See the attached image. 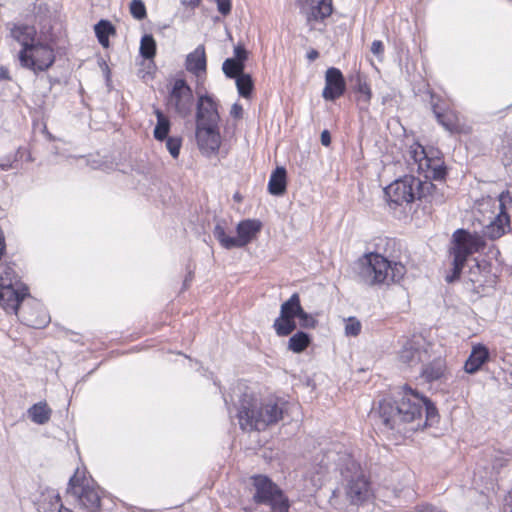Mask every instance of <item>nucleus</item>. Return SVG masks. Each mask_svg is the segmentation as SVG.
<instances>
[{
	"label": "nucleus",
	"instance_id": "72a5a7b5",
	"mask_svg": "<svg viewBox=\"0 0 512 512\" xmlns=\"http://www.w3.org/2000/svg\"><path fill=\"white\" fill-rule=\"evenodd\" d=\"M140 55L146 60H152L156 55V42L151 34H145L140 42Z\"/></svg>",
	"mask_w": 512,
	"mask_h": 512
},
{
	"label": "nucleus",
	"instance_id": "7c9ffc66",
	"mask_svg": "<svg viewBox=\"0 0 512 512\" xmlns=\"http://www.w3.org/2000/svg\"><path fill=\"white\" fill-rule=\"evenodd\" d=\"M96 37L103 47H108L109 36L115 34V27L108 20H100L94 26Z\"/></svg>",
	"mask_w": 512,
	"mask_h": 512
},
{
	"label": "nucleus",
	"instance_id": "6e6552de",
	"mask_svg": "<svg viewBox=\"0 0 512 512\" xmlns=\"http://www.w3.org/2000/svg\"><path fill=\"white\" fill-rule=\"evenodd\" d=\"M485 246L486 242L481 235L465 229H458L453 233L451 254L466 262L470 255L483 250Z\"/></svg>",
	"mask_w": 512,
	"mask_h": 512
},
{
	"label": "nucleus",
	"instance_id": "4c0bfd02",
	"mask_svg": "<svg viewBox=\"0 0 512 512\" xmlns=\"http://www.w3.org/2000/svg\"><path fill=\"white\" fill-rule=\"evenodd\" d=\"M130 13L136 20H143L147 16L146 7L142 0H132Z\"/></svg>",
	"mask_w": 512,
	"mask_h": 512
},
{
	"label": "nucleus",
	"instance_id": "cd10ccee",
	"mask_svg": "<svg viewBox=\"0 0 512 512\" xmlns=\"http://www.w3.org/2000/svg\"><path fill=\"white\" fill-rule=\"evenodd\" d=\"M154 113L157 118V123L153 131L156 140L164 141L170 132L171 123L169 118L160 110L155 109Z\"/></svg>",
	"mask_w": 512,
	"mask_h": 512
},
{
	"label": "nucleus",
	"instance_id": "052dcab7",
	"mask_svg": "<svg viewBox=\"0 0 512 512\" xmlns=\"http://www.w3.org/2000/svg\"><path fill=\"white\" fill-rule=\"evenodd\" d=\"M60 512H72L70 509L68 508H65L63 505H62V508L59 509Z\"/></svg>",
	"mask_w": 512,
	"mask_h": 512
},
{
	"label": "nucleus",
	"instance_id": "3c124183",
	"mask_svg": "<svg viewBox=\"0 0 512 512\" xmlns=\"http://www.w3.org/2000/svg\"><path fill=\"white\" fill-rule=\"evenodd\" d=\"M230 113L233 117L240 118V117H242V114H243V108L240 104L235 103V104H233Z\"/></svg>",
	"mask_w": 512,
	"mask_h": 512
},
{
	"label": "nucleus",
	"instance_id": "39448f33",
	"mask_svg": "<svg viewBox=\"0 0 512 512\" xmlns=\"http://www.w3.org/2000/svg\"><path fill=\"white\" fill-rule=\"evenodd\" d=\"M421 180L411 175L397 179L384 189V194L390 208L407 207L420 194Z\"/></svg>",
	"mask_w": 512,
	"mask_h": 512
},
{
	"label": "nucleus",
	"instance_id": "f3484780",
	"mask_svg": "<svg viewBox=\"0 0 512 512\" xmlns=\"http://www.w3.org/2000/svg\"><path fill=\"white\" fill-rule=\"evenodd\" d=\"M426 354L423 349V343L420 339H408L399 351V359L401 362L413 366L422 361V355Z\"/></svg>",
	"mask_w": 512,
	"mask_h": 512
},
{
	"label": "nucleus",
	"instance_id": "aec40b11",
	"mask_svg": "<svg viewBox=\"0 0 512 512\" xmlns=\"http://www.w3.org/2000/svg\"><path fill=\"white\" fill-rule=\"evenodd\" d=\"M11 36L22 45V50L28 53L35 43L36 29L30 25H16L11 29Z\"/></svg>",
	"mask_w": 512,
	"mask_h": 512
},
{
	"label": "nucleus",
	"instance_id": "7ed1b4c3",
	"mask_svg": "<svg viewBox=\"0 0 512 512\" xmlns=\"http://www.w3.org/2000/svg\"><path fill=\"white\" fill-rule=\"evenodd\" d=\"M342 476V489L351 505H361L371 496L370 483L360 465L349 454L338 455L336 464Z\"/></svg>",
	"mask_w": 512,
	"mask_h": 512
},
{
	"label": "nucleus",
	"instance_id": "37998d69",
	"mask_svg": "<svg viewBox=\"0 0 512 512\" xmlns=\"http://www.w3.org/2000/svg\"><path fill=\"white\" fill-rule=\"evenodd\" d=\"M85 487L81 483V479L77 477L76 473L69 479L68 488L67 491L69 493H72L73 495H77L79 491H81V488Z\"/></svg>",
	"mask_w": 512,
	"mask_h": 512
},
{
	"label": "nucleus",
	"instance_id": "ea45409f",
	"mask_svg": "<svg viewBox=\"0 0 512 512\" xmlns=\"http://www.w3.org/2000/svg\"><path fill=\"white\" fill-rule=\"evenodd\" d=\"M166 148L169 151L170 155L176 159L180 154V148L182 145V139L180 137H167L166 139Z\"/></svg>",
	"mask_w": 512,
	"mask_h": 512
},
{
	"label": "nucleus",
	"instance_id": "a211bd4d",
	"mask_svg": "<svg viewBox=\"0 0 512 512\" xmlns=\"http://www.w3.org/2000/svg\"><path fill=\"white\" fill-rule=\"evenodd\" d=\"M490 359L489 349L481 343L472 347L470 355L464 364V370L468 374H475Z\"/></svg>",
	"mask_w": 512,
	"mask_h": 512
},
{
	"label": "nucleus",
	"instance_id": "2eb2a0df",
	"mask_svg": "<svg viewBox=\"0 0 512 512\" xmlns=\"http://www.w3.org/2000/svg\"><path fill=\"white\" fill-rule=\"evenodd\" d=\"M262 223L258 219H246L238 223L235 237V248H243L261 231Z\"/></svg>",
	"mask_w": 512,
	"mask_h": 512
},
{
	"label": "nucleus",
	"instance_id": "de8ad7c7",
	"mask_svg": "<svg viewBox=\"0 0 512 512\" xmlns=\"http://www.w3.org/2000/svg\"><path fill=\"white\" fill-rule=\"evenodd\" d=\"M4 277L12 278L14 285H19V280H18V277H17L15 271L13 270L12 267H10L8 265L4 266L2 268V271L0 272V278H4Z\"/></svg>",
	"mask_w": 512,
	"mask_h": 512
},
{
	"label": "nucleus",
	"instance_id": "6e6d98bb",
	"mask_svg": "<svg viewBox=\"0 0 512 512\" xmlns=\"http://www.w3.org/2000/svg\"><path fill=\"white\" fill-rule=\"evenodd\" d=\"M271 512H289V503L280 505L279 507L271 509Z\"/></svg>",
	"mask_w": 512,
	"mask_h": 512
},
{
	"label": "nucleus",
	"instance_id": "9b49d317",
	"mask_svg": "<svg viewBox=\"0 0 512 512\" xmlns=\"http://www.w3.org/2000/svg\"><path fill=\"white\" fill-rule=\"evenodd\" d=\"M27 295L28 289L20 290L12 278H0V306L7 313L17 314L20 303Z\"/></svg>",
	"mask_w": 512,
	"mask_h": 512
},
{
	"label": "nucleus",
	"instance_id": "864d4df0",
	"mask_svg": "<svg viewBox=\"0 0 512 512\" xmlns=\"http://www.w3.org/2000/svg\"><path fill=\"white\" fill-rule=\"evenodd\" d=\"M10 73L8 68L1 66L0 67V80H10Z\"/></svg>",
	"mask_w": 512,
	"mask_h": 512
},
{
	"label": "nucleus",
	"instance_id": "e433bc0d",
	"mask_svg": "<svg viewBox=\"0 0 512 512\" xmlns=\"http://www.w3.org/2000/svg\"><path fill=\"white\" fill-rule=\"evenodd\" d=\"M433 112L439 124H441L447 131H453L455 128L454 116L450 113H442L437 111L436 106L433 107Z\"/></svg>",
	"mask_w": 512,
	"mask_h": 512
},
{
	"label": "nucleus",
	"instance_id": "f03ea898",
	"mask_svg": "<svg viewBox=\"0 0 512 512\" xmlns=\"http://www.w3.org/2000/svg\"><path fill=\"white\" fill-rule=\"evenodd\" d=\"M284 403L275 399L259 401L256 397L244 394L238 408L239 425L242 430L264 431L283 418Z\"/></svg>",
	"mask_w": 512,
	"mask_h": 512
},
{
	"label": "nucleus",
	"instance_id": "412c9836",
	"mask_svg": "<svg viewBox=\"0 0 512 512\" xmlns=\"http://www.w3.org/2000/svg\"><path fill=\"white\" fill-rule=\"evenodd\" d=\"M419 148H421L420 154L424 155L423 158L420 160L417 158L418 152L416 150L414 151L413 158L416 162L419 161L420 169H423L424 166H426L428 168V174L426 175V177L432 178L434 180H444V178L447 174L446 167L443 164H438V163H436V161L428 158L425 155V151L422 146H419Z\"/></svg>",
	"mask_w": 512,
	"mask_h": 512
},
{
	"label": "nucleus",
	"instance_id": "6ab92c4d",
	"mask_svg": "<svg viewBox=\"0 0 512 512\" xmlns=\"http://www.w3.org/2000/svg\"><path fill=\"white\" fill-rule=\"evenodd\" d=\"M510 230V217L507 212H499L496 218L484 227L483 234L490 240L502 237Z\"/></svg>",
	"mask_w": 512,
	"mask_h": 512
},
{
	"label": "nucleus",
	"instance_id": "603ef678",
	"mask_svg": "<svg viewBox=\"0 0 512 512\" xmlns=\"http://www.w3.org/2000/svg\"><path fill=\"white\" fill-rule=\"evenodd\" d=\"M321 144L323 146H329L331 144V135L328 130H323L320 136Z\"/></svg>",
	"mask_w": 512,
	"mask_h": 512
},
{
	"label": "nucleus",
	"instance_id": "c03bdc74",
	"mask_svg": "<svg viewBox=\"0 0 512 512\" xmlns=\"http://www.w3.org/2000/svg\"><path fill=\"white\" fill-rule=\"evenodd\" d=\"M248 58V51L245 49V47L242 44H238L234 47V57L231 59L245 64V61Z\"/></svg>",
	"mask_w": 512,
	"mask_h": 512
},
{
	"label": "nucleus",
	"instance_id": "4468645a",
	"mask_svg": "<svg viewBox=\"0 0 512 512\" xmlns=\"http://www.w3.org/2000/svg\"><path fill=\"white\" fill-rule=\"evenodd\" d=\"M219 114L217 104L209 95H202L197 102L196 125L218 126Z\"/></svg>",
	"mask_w": 512,
	"mask_h": 512
},
{
	"label": "nucleus",
	"instance_id": "a19ab883",
	"mask_svg": "<svg viewBox=\"0 0 512 512\" xmlns=\"http://www.w3.org/2000/svg\"><path fill=\"white\" fill-rule=\"evenodd\" d=\"M465 263H466L465 261H462L460 259L453 257L452 273L450 275L446 276V281L448 283H452L455 280H458L460 278V275H461V272H462V269H463Z\"/></svg>",
	"mask_w": 512,
	"mask_h": 512
},
{
	"label": "nucleus",
	"instance_id": "423d86ee",
	"mask_svg": "<svg viewBox=\"0 0 512 512\" xmlns=\"http://www.w3.org/2000/svg\"><path fill=\"white\" fill-rule=\"evenodd\" d=\"M253 486L255 488L253 500L257 504H267L273 509L289 503L283 491L267 476L253 477Z\"/></svg>",
	"mask_w": 512,
	"mask_h": 512
},
{
	"label": "nucleus",
	"instance_id": "79ce46f5",
	"mask_svg": "<svg viewBox=\"0 0 512 512\" xmlns=\"http://www.w3.org/2000/svg\"><path fill=\"white\" fill-rule=\"evenodd\" d=\"M361 323L355 317H350L345 325V334L356 337L361 332Z\"/></svg>",
	"mask_w": 512,
	"mask_h": 512
},
{
	"label": "nucleus",
	"instance_id": "5701e85b",
	"mask_svg": "<svg viewBox=\"0 0 512 512\" xmlns=\"http://www.w3.org/2000/svg\"><path fill=\"white\" fill-rule=\"evenodd\" d=\"M419 191V201H425L431 205H439L445 201L443 193H441L438 187L431 181H421V187Z\"/></svg>",
	"mask_w": 512,
	"mask_h": 512
},
{
	"label": "nucleus",
	"instance_id": "2f4dec72",
	"mask_svg": "<svg viewBox=\"0 0 512 512\" xmlns=\"http://www.w3.org/2000/svg\"><path fill=\"white\" fill-rule=\"evenodd\" d=\"M225 221H218L213 229V236L225 249L235 248V237L229 236L225 231Z\"/></svg>",
	"mask_w": 512,
	"mask_h": 512
},
{
	"label": "nucleus",
	"instance_id": "c85d7f7f",
	"mask_svg": "<svg viewBox=\"0 0 512 512\" xmlns=\"http://www.w3.org/2000/svg\"><path fill=\"white\" fill-rule=\"evenodd\" d=\"M62 502L59 494L48 492L43 494L38 503V512H60Z\"/></svg>",
	"mask_w": 512,
	"mask_h": 512
},
{
	"label": "nucleus",
	"instance_id": "393cba45",
	"mask_svg": "<svg viewBox=\"0 0 512 512\" xmlns=\"http://www.w3.org/2000/svg\"><path fill=\"white\" fill-rule=\"evenodd\" d=\"M446 372V362L442 358H436L429 364L425 365L421 372V377L426 382H433L444 377Z\"/></svg>",
	"mask_w": 512,
	"mask_h": 512
},
{
	"label": "nucleus",
	"instance_id": "b1692460",
	"mask_svg": "<svg viewBox=\"0 0 512 512\" xmlns=\"http://www.w3.org/2000/svg\"><path fill=\"white\" fill-rule=\"evenodd\" d=\"M287 172L284 167H277L270 175L268 191L271 195L281 196L286 192Z\"/></svg>",
	"mask_w": 512,
	"mask_h": 512
},
{
	"label": "nucleus",
	"instance_id": "e2e57ef3",
	"mask_svg": "<svg viewBox=\"0 0 512 512\" xmlns=\"http://www.w3.org/2000/svg\"><path fill=\"white\" fill-rule=\"evenodd\" d=\"M324 466L328 470L329 469V461L327 463H325Z\"/></svg>",
	"mask_w": 512,
	"mask_h": 512
},
{
	"label": "nucleus",
	"instance_id": "a18cd8bd",
	"mask_svg": "<svg viewBox=\"0 0 512 512\" xmlns=\"http://www.w3.org/2000/svg\"><path fill=\"white\" fill-rule=\"evenodd\" d=\"M500 212H506L507 206L512 205V197L509 191H503L498 196Z\"/></svg>",
	"mask_w": 512,
	"mask_h": 512
},
{
	"label": "nucleus",
	"instance_id": "5fc2aeb1",
	"mask_svg": "<svg viewBox=\"0 0 512 512\" xmlns=\"http://www.w3.org/2000/svg\"><path fill=\"white\" fill-rule=\"evenodd\" d=\"M318 57H319V52L315 49H312L307 53V58L309 61H315Z\"/></svg>",
	"mask_w": 512,
	"mask_h": 512
},
{
	"label": "nucleus",
	"instance_id": "f8f14e48",
	"mask_svg": "<svg viewBox=\"0 0 512 512\" xmlns=\"http://www.w3.org/2000/svg\"><path fill=\"white\" fill-rule=\"evenodd\" d=\"M301 13L306 17L307 23L312 26L331 15V0H302Z\"/></svg>",
	"mask_w": 512,
	"mask_h": 512
},
{
	"label": "nucleus",
	"instance_id": "20e7f679",
	"mask_svg": "<svg viewBox=\"0 0 512 512\" xmlns=\"http://www.w3.org/2000/svg\"><path fill=\"white\" fill-rule=\"evenodd\" d=\"M406 274V267L401 262L390 261L381 254L365 255V262L359 271V279L366 285H389L397 283Z\"/></svg>",
	"mask_w": 512,
	"mask_h": 512
},
{
	"label": "nucleus",
	"instance_id": "49530a36",
	"mask_svg": "<svg viewBox=\"0 0 512 512\" xmlns=\"http://www.w3.org/2000/svg\"><path fill=\"white\" fill-rule=\"evenodd\" d=\"M217 4L218 11L223 15L226 16L230 14L231 12V0H215Z\"/></svg>",
	"mask_w": 512,
	"mask_h": 512
},
{
	"label": "nucleus",
	"instance_id": "8fccbe9b",
	"mask_svg": "<svg viewBox=\"0 0 512 512\" xmlns=\"http://www.w3.org/2000/svg\"><path fill=\"white\" fill-rule=\"evenodd\" d=\"M371 52L377 56V57H381L383 55V52H384V46H383V43L382 41L380 40H374L372 42V45H371Z\"/></svg>",
	"mask_w": 512,
	"mask_h": 512
},
{
	"label": "nucleus",
	"instance_id": "473e14b6",
	"mask_svg": "<svg viewBox=\"0 0 512 512\" xmlns=\"http://www.w3.org/2000/svg\"><path fill=\"white\" fill-rule=\"evenodd\" d=\"M235 79L239 95L244 98H250L254 89V82L251 75L243 73Z\"/></svg>",
	"mask_w": 512,
	"mask_h": 512
},
{
	"label": "nucleus",
	"instance_id": "ddd939ff",
	"mask_svg": "<svg viewBox=\"0 0 512 512\" xmlns=\"http://www.w3.org/2000/svg\"><path fill=\"white\" fill-rule=\"evenodd\" d=\"M346 90V83L342 72L335 67H330L325 73V87L322 97L328 101H334L341 97Z\"/></svg>",
	"mask_w": 512,
	"mask_h": 512
},
{
	"label": "nucleus",
	"instance_id": "4d7b16f0",
	"mask_svg": "<svg viewBox=\"0 0 512 512\" xmlns=\"http://www.w3.org/2000/svg\"><path fill=\"white\" fill-rule=\"evenodd\" d=\"M182 3L184 5H188V6L192 7V8H196V7H198L200 5L201 0H189V1L184 0V1H182Z\"/></svg>",
	"mask_w": 512,
	"mask_h": 512
},
{
	"label": "nucleus",
	"instance_id": "a878e982",
	"mask_svg": "<svg viewBox=\"0 0 512 512\" xmlns=\"http://www.w3.org/2000/svg\"><path fill=\"white\" fill-rule=\"evenodd\" d=\"M52 410L46 402H38L28 409L30 419L39 425L46 424L51 418Z\"/></svg>",
	"mask_w": 512,
	"mask_h": 512
},
{
	"label": "nucleus",
	"instance_id": "c9c22d12",
	"mask_svg": "<svg viewBox=\"0 0 512 512\" xmlns=\"http://www.w3.org/2000/svg\"><path fill=\"white\" fill-rule=\"evenodd\" d=\"M355 90L360 93L362 100L365 103H369L372 97V92L367 81L361 76H356Z\"/></svg>",
	"mask_w": 512,
	"mask_h": 512
},
{
	"label": "nucleus",
	"instance_id": "dca6fc26",
	"mask_svg": "<svg viewBox=\"0 0 512 512\" xmlns=\"http://www.w3.org/2000/svg\"><path fill=\"white\" fill-rule=\"evenodd\" d=\"M196 139L200 149L215 152L220 147V134L217 126L196 125Z\"/></svg>",
	"mask_w": 512,
	"mask_h": 512
},
{
	"label": "nucleus",
	"instance_id": "0eeeda50",
	"mask_svg": "<svg viewBox=\"0 0 512 512\" xmlns=\"http://www.w3.org/2000/svg\"><path fill=\"white\" fill-rule=\"evenodd\" d=\"M300 296L298 293H293L291 297L282 303L280 308V315L275 319L273 328L276 334L280 337L290 335L297 328L295 318L298 317L302 311Z\"/></svg>",
	"mask_w": 512,
	"mask_h": 512
},
{
	"label": "nucleus",
	"instance_id": "c756f323",
	"mask_svg": "<svg viewBox=\"0 0 512 512\" xmlns=\"http://www.w3.org/2000/svg\"><path fill=\"white\" fill-rule=\"evenodd\" d=\"M312 338L304 331H297L288 340V349L294 353H302L310 344Z\"/></svg>",
	"mask_w": 512,
	"mask_h": 512
},
{
	"label": "nucleus",
	"instance_id": "f257e3e1",
	"mask_svg": "<svg viewBox=\"0 0 512 512\" xmlns=\"http://www.w3.org/2000/svg\"><path fill=\"white\" fill-rule=\"evenodd\" d=\"M386 430L403 432L407 424H414L413 429L433 425L437 422L438 411L433 402L410 387H403V396L399 401L382 399L378 407L371 411Z\"/></svg>",
	"mask_w": 512,
	"mask_h": 512
},
{
	"label": "nucleus",
	"instance_id": "58836bf2",
	"mask_svg": "<svg viewBox=\"0 0 512 512\" xmlns=\"http://www.w3.org/2000/svg\"><path fill=\"white\" fill-rule=\"evenodd\" d=\"M297 318L299 320L300 327L304 329H313L318 324V320L311 314L307 313L304 309H302Z\"/></svg>",
	"mask_w": 512,
	"mask_h": 512
},
{
	"label": "nucleus",
	"instance_id": "f704fd0d",
	"mask_svg": "<svg viewBox=\"0 0 512 512\" xmlns=\"http://www.w3.org/2000/svg\"><path fill=\"white\" fill-rule=\"evenodd\" d=\"M245 64L239 63L231 58H227L222 65V70L226 77L235 79L244 73Z\"/></svg>",
	"mask_w": 512,
	"mask_h": 512
},
{
	"label": "nucleus",
	"instance_id": "1a4fd4ad",
	"mask_svg": "<svg viewBox=\"0 0 512 512\" xmlns=\"http://www.w3.org/2000/svg\"><path fill=\"white\" fill-rule=\"evenodd\" d=\"M19 60L23 67L32 69L34 72L45 71L53 65L55 55L50 46L37 43L28 53L20 51Z\"/></svg>",
	"mask_w": 512,
	"mask_h": 512
},
{
	"label": "nucleus",
	"instance_id": "bf43d9fd",
	"mask_svg": "<svg viewBox=\"0 0 512 512\" xmlns=\"http://www.w3.org/2000/svg\"><path fill=\"white\" fill-rule=\"evenodd\" d=\"M327 458H328V460L332 459L333 461H335V459H334L335 458V454L334 453H329L327 455Z\"/></svg>",
	"mask_w": 512,
	"mask_h": 512
},
{
	"label": "nucleus",
	"instance_id": "4be33fe9",
	"mask_svg": "<svg viewBox=\"0 0 512 512\" xmlns=\"http://www.w3.org/2000/svg\"><path fill=\"white\" fill-rule=\"evenodd\" d=\"M185 67L187 71L199 75L206 72V54L204 45H199L186 57Z\"/></svg>",
	"mask_w": 512,
	"mask_h": 512
},
{
	"label": "nucleus",
	"instance_id": "680f3d73",
	"mask_svg": "<svg viewBox=\"0 0 512 512\" xmlns=\"http://www.w3.org/2000/svg\"><path fill=\"white\" fill-rule=\"evenodd\" d=\"M234 199L237 200V201H240L241 200V196L238 193H236L234 195Z\"/></svg>",
	"mask_w": 512,
	"mask_h": 512
},
{
	"label": "nucleus",
	"instance_id": "9d476101",
	"mask_svg": "<svg viewBox=\"0 0 512 512\" xmlns=\"http://www.w3.org/2000/svg\"><path fill=\"white\" fill-rule=\"evenodd\" d=\"M168 104L181 117L191 114L194 106V96L191 87L184 79H176L168 96Z\"/></svg>",
	"mask_w": 512,
	"mask_h": 512
},
{
	"label": "nucleus",
	"instance_id": "bb28decb",
	"mask_svg": "<svg viewBox=\"0 0 512 512\" xmlns=\"http://www.w3.org/2000/svg\"><path fill=\"white\" fill-rule=\"evenodd\" d=\"M80 503L90 511H96L100 507V497L93 488L89 486L82 487L76 495Z\"/></svg>",
	"mask_w": 512,
	"mask_h": 512
},
{
	"label": "nucleus",
	"instance_id": "13d9d810",
	"mask_svg": "<svg viewBox=\"0 0 512 512\" xmlns=\"http://www.w3.org/2000/svg\"><path fill=\"white\" fill-rule=\"evenodd\" d=\"M192 279H193V272L189 271L187 276L185 277L184 282H183V289H186L189 286V283L192 281Z\"/></svg>",
	"mask_w": 512,
	"mask_h": 512
},
{
	"label": "nucleus",
	"instance_id": "09e8293b",
	"mask_svg": "<svg viewBox=\"0 0 512 512\" xmlns=\"http://www.w3.org/2000/svg\"><path fill=\"white\" fill-rule=\"evenodd\" d=\"M19 153H20V149L17 150L14 159H11L10 157H5V158L0 159V168L4 171H7V170L13 168V163L16 161V157Z\"/></svg>",
	"mask_w": 512,
	"mask_h": 512
}]
</instances>
